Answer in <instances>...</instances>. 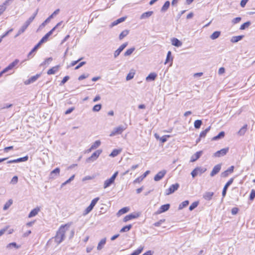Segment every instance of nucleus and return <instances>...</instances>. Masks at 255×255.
Returning a JSON list of instances; mask_svg holds the SVG:
<instances>
[{
  "label": "nucleus",
  "mask_w": 255,
  "mask_h": 255,
  "mask_svg": "<svg viewBox=\"0 0 255 255\" xmlns=\"http://www.w3.org/2000/svg\"><path fill=\"white\" fill-rule=\"evenodd\" d=\"M39 47L36 44L28 53V57H29L33 52H35Z\"/></svg>",
  "instance_id": "13d9d810"
},
{
  "label": "nucleus",
  "mask_w": 255,
  "mask_h": 255,
  "mask_svg": "<svg viewBox=\"0 0 255 255\" xmlns=\"http://www.w3.org/2000/svg\"><path fill=\"white\" fill-rule=\"evenodd\" d=\"M167 171L166 170H162L158 172L154 177V180L155 181L160 180L166 174Z\"/></svg>",
  "instance_id": "9d476101"
},
{
  "label": "nucleus",
  "mask_w": 255,
  "mask_h": 255,
  "mask_svg": "<svg viewBox=\"0 0 255 255\" xmlns=\"http://www.w3.org/2000/svg\"><path fill=\"white\" fill-rule=\"evenodd\" d=\"M102 152V149H98L95 151L92 155L86 159L87 162H93L95 161Z\"/></svg>",
  "instance_id": "423d86ee"
},
{
  "label": "nucleus",
  "mask_w": 255,
  "mask_h": 255,
  "mask_svg": "<svg viewBox=\"0 0 255 255\" xmlns=\"http://www.w3.org/2000/svg\"><path fill=\"white\" fill-rule=\"evenodd\" d=\"M198 204H199V202H198V201H196V202H193L190 206V207L189 208V210L190 211H192L193 210H194L195 208H196L197 207Z\"/></svg>",
  "instance_id": "3c124183"
},
{
  "label": "nucleus",
  "mask_w": 255,
  "mask_h": 255,
  "mask_svg": "<svg viewBox=\"0 0 255 255\" xmlns=\"http://www.w3.org/2000/svg\"><path fill=\"white\" fill-rule=\"evenodd\" d=\"M129 209L128 207H124L118 211L117 215L118 216H121L124 214L127 213L129 211Z\"/></svg>",
  "instance_id": "7c9ffc66"
},
{
  "label": "nucleus",
  "mask_w": 255,
  "mask_h": 255,
  "mask_svg": "<svg viewBox=\"0 0 255 255\" xmlns=\"http://www.w3.org/2000/svg\"><path fill=\"white\" fill-rule=\"evenodd\" d=\"M169 204H166L162 205L156 212V214H160L168 211L170 208Z\"/></svg>",
  "instance_id": "f8f14e48"
},
{
  "label": "nucleus",
  "mask_w": 255,
  "mask_h": 255,
  "mask_svg": "<svg viewBox=\"0 0 255 255\" xmlns=\"http://www.w3.org/2000/svg\"><path fill=\"white\" fill-rule=\"evenodd\" d=\"M19 62L18 59H15L14 61L8 65L6 68L4 69V72H7L8 71L13 69L15 66L17 65Z\"/></svg>",
  "instance_id": "4468645a"
},
{
  "label": "nucleus",
  "mask_w": 255,
  "mask_h": 255,
  "mask_svg": "<svg viewBox=\"0 0 255 255\" xmlns=\"http://www.w3.org/2000/svg\"><path fill=\"white\" fill-rule=\"evenodd\" d=\"M47 40H46L44 37H43L39 41V42L37 44V45L40 47V46L44 42H46Z\"/></svg>",
  "instance_id": "338daca9"
},
{
  "label": "nucleus",
  "mask_w": 255,
  "mask_h": 255,
  "mask_svg": "<svg viewBox=\"0 0 255 255\" xmlns=\"http://www.w3.org/2000/svg\"><path fill=\"white\" fill-rule=\"evenodd\" d=\"M189 204V201L188 200H185L182 202L179 205L178 207L179 210H181L183 208L186 207Z\"/></svg>",
  "instance_id": "a18cd8bd"
},
{
  "label": "nucleus",
  "mask_w": 255,
  "mask_h": 255,
  "mask_svg": "<svg viewBox=\"0 0 255 255\" xmlns=\"http://www.w3.org/2000/svg\"><path fill=\"white\" fill-rule=\"evenodd\" d=\"M60 169L59 168H56L55 169L52 170L50 174L51 178H55V176H57L59 175Z\"/></svg>",
  "instance_id": "412c9836"
},
{
  "label": "nucleus",
  "mask_w": 255,
  "mask_h": 255,
  "mask_svg": "<svg viewBox=\"0 0 255 255\" xmlns=\"http://www.w3.org/2000/svg\"><path fill=\"white\" fill-rule=\"evenodd\" d=\"M118 171H116L112 176L108 179L105 181L104 184V188H107L114 183L115 180L118 175Z\"/></svg>",
  "instance_id": "7ed1b4c3"
},
{
  "label": "nucleus",
  "mask_w": 255,
  "mask_h": 255,
  "mask_svg": "<svg viewBox=\"0 0 255 255\" xmlns=\"http://www.w3.org/2000/svg\"><path fill=\"white\" fill-rule=\"evenodd\" d=\"M172 44L176 47H180L182 45V43L177 38H173L171 39Z\"/></svg>",
  "instance_id": "4be33fe9"
},
{
  "label": "nucleus",
  "mask_w": 255,
  "mask_h": 255,
  "mask_svg": "<svg viewBox=\"0 0 255 255\" xmlns=\"http://www.w3.org/2000/svg\"><path fill=\"white\" fill-rule=\"evenodd\" d=\"M134 75H135V72H134V70L130 71L126 77V80L127 81H129V80L132 79L134 77Z\"/></svg>",
  "instance_id": "a19ab883"
},
{
  "label": "nucleus",
  "mask_w": 255,
  "mask_h": 255,
  "mask_svg": "<svg viewBox=\"0 0 255 255\" xmlns=\"http://www.w3.org/2000/svg\"><path fill=\"white\" fill-rule=\"evenodd\" d=\"M255 198V190L254 189H252L250 196V199L251 200H253Z\"/></svg>",
  "instance_id": "052dcab7"
},
{
  "label": "nucleus",
  "mask_w": 255,
  "mask_h": 255,
  "mask_svg": "<svg viewBox=\"0 0 255 255\" xmlns=\"http://www.w3.org/2000/svg\"><path fill=\"white\" fill-rule=\"evenodd\" d=\"M128 44V42L123 43L119 47L117 50L115 51L114 53V56L115 58H116L120 54L121 52L127 46Z\"/></svg>",
  "instance_id": "1a4fd4ad"
},
{
  "label": "nucleus",
  "mask_w": 255,
  "mask_h": 255,
  "mask_svg": "<svg viewBox=\"0 0 255 255\" xmlns=\"http://www.w3.org/2000/svg\"><path fill=\"white\" fill-rule=\"evenodd\" d=\"M131 227H132V225H127V226L124 227L123 228H122L121 229L120 232L121 233H123V232H128V231L129 230H130Z\"/></svg>",
  "instance_id": "c03bdc74"
},
{
  "label": "nucleus",
  "mask_w": 255,
  "mask_h": 255,
  "mask_svg": "<svg viewBox=\"0 0 255 255\" xmlns=\"http://www.w3.org/2000/svg\"><path fill=\"white\" fill-rule=\"evenodd\" d=\"M170 60H172V58L171 57V52L170 51H169L167 54L165 64H166Z\"/></svg>",
  "instance_id": "5fc2aeb1"
},
{
  "label": "nucleus",
  "mask_w": 255,
  "mask_h": 255,
  "mask_svg": "<svg viewBox=\"0 0 255 255\" xmlns=\"http://www.w3.org/2000/svg\"><path fill=\"white\" fill-rule=\"evenodd\" d=\"M213 195L214 193L212 192H206L203 195V198L206 200H210Z\"/></svg>",
  "instance_id": "5701e85b"
},
{
  "label": "nucleus",
  "mask_w": 255,
  "mask_h": 255,
  "mask_svg": "<svg viewBox=\"0 0 255 255\" xmlns=\"http://www.w3.org/2000/svg\"><path fill=\"white\" fill-rule=\"evenodd\" d=\"M100 198L99 197H97L93 199L91 202L90 206H92L93 208L96 204V203L98 202V201L99 200Z\"/></svg>",
  "instance_id": "6e6d98bb"
},
{
  "label": "nucleus",
  "mask_w": 255,
  "mask_h": 255,
  "mask_svg": "<svg viewBox=\"0 0 255 255\" xmlns=\"http://www.w3.org/2000/svg\"><path fill=\"white\" fill-rule=\"evenodd\" d=\"M100 140H96L91 146V149H96L101 145Z\"/></svg>",
  "instance_id": "49530a36"
},
{
  "label": "nucleus",
  "mask_w": 255,
  "mask_h": 255,
  "mask_svg": "<svg viewBox=\"0 0 255 255\" xmlns=\"http://www.w3.org/2000/svg\"><path fill=\"white\" fill-rule=\"evenodd\" d=\"M170 6V2L169 1H166L162 6L161 9V11L162 12L166 11L169 8Z\"/></svg>",
  "instance_id": "c9c22d12"
},
{
  "label": "nucleus",
  "mask_w": 255,
  "mask_h": 255,
  "mask_svg": "<svg viewBox=\"0 0 255 255\" xmlns=\"http://www.w3.org/2000/svg\"><path fill=\"white\" fill-rule=\"evenodd\" d=\"M127 126L120 125L116 128H115L110 134V136H113L118 134H121L126 129Z\"/></svg>",
  "instance_id": "f03ea898"
},
{
  "label": "nucleus",
  "mask_w": 255,
  "mask_h": 255,
  "mask_svg": "<svg viewBox=\"0 0 255 255\" xmlns=\"http://www.w3.org/2000/svg\"><path fill=\"white\" fill-rule=\"evenodd\" d=\"M139 215L140 214L138 213H132L128 215H127L124 218V222H126L133 219L137 218L139 216Z\"/></svg>",
  "instance_id": "9b49d317"
},
{
  "label": "nucleus",
  "mask_w": 255,
  "mask_h": 255,
  "mask_svg": "<svg viewBox=\"0 0 255 255\" xmlns=\"http://www.w3.org/2000/svg\"><path fill=\"white\" fill-rule=\"evenodd\" d=\"M179 187V184L178 183H175L174 184L171 185L170 187L166 189L165 191V194L166 195H169L170 194H172L175 191L177 190Z\"/></svg>",
  "instance_id": "0eeeda50"
},
{
  "label": "nucleus",
  "mask_w": 255,
  "mask_h": 255,
  "mask_svg": "<svg viewBox=\"0 0 255 255\" xmlns=\"http://www.w3.org/2000/svg\"><path fill=\"white\" fill-rule=\"evenodd\" d=\"M68 229L67 225L61 226L57 232L55 237V241L60 244L65 239V234Z\"/></svg>",
  "instance_id": "f257e3e1"
},
{
  "label": "nucleus",
  "mask_w": 255,
  "mask_h": 255,
  "mask_svg": "<svg viewBox=\"0 0 255 255\" xmlns=\"http://www.w3.org/2000/svg\"><path fill=\"white\" fill-rule=\"evenodd\" d=\"M247 129V125H244L238 131V134L240 135H243L245 133Z\"/></svg>",
  "instance_id": "ea45409f"
},
{
  "label": "nucleus",
  "mask_w": 255,
  "mask_h": 255,
  "mask_svg": "<svg viewBox=\"0 0 255 255\" xmlns=\"http://www.w3.org/2000/svg\"><path fill=\"white\" fill-rule=\"evenodd\" d=\"M233 180H234V179L233 178H231L230 179L227 183L226 184H225V185L224 186V188H223V191H222V196L223 197H224L225 196H226V193H227V189L229 187V186L232 184V183H233Z\"/></svg>",
  "instance_id": "2eb2a0df"
},
{
  "label": "nucleus",
  "mask_w": 255,
  "mask_h": 255,
  "mask_svg": "<svg viewBox=\"0 0 255 255\" xmlns=\"http://www.w3.org/2000/svg\"><path fill=\"white\" fill-rule=\"evenodd\" d=\"M85 64H86V62H85V61L80 62L77 66L75 67V69L77 70V69H79L81 67L83 66Z\"/></svg>",
  "instance_id": "69168bd1"
},
{
  "label": "nucleus",
  "mask_w": 255,
  "mask_h": 255,
  "mask_svg": "<svg viewBox=\"0 0 255 255\" xmlns=\"http://www.w3.org/2000/svg\"><path fill=\"white\" fill-rule=\"evenodd\" d=\"M221 169V165L219 164L215 165L210 173V176L213 177L219 172Z\"/></svg>",
  "instance_id": "dca6fc26"
},
{
  "label": "nucleus",
  "mask_w": 255,
  "mask_h": 255,
  "mask_svg": "<svg viewBox=\"0 0 255 255\" xmlns=\"http://www.w3.org/2000/svg\"><path fill=\"white\" fill-rule=\"evenodd\" d=\"M40 76V74H37L34 76H32L28 80L24 82L25 85H29L36 81L37 79Z\"/></svg>",
  "instance_id": "ddd939ff"
},
{
  "label": "nucleus",
  "mask_w": 255,
  "mask_h": 255,
  "mask_svg": "<svg viewBox=\"0 0 255 255\" xmlns=\"http://www.w3.org/2000/svg\"><path fill=\"white\" fill-rule=\"evenodd\" d=\"M234 169V166H231L227 170L221 173V176L223 177H226L228 176L229 174L233 172Z\"/></svg>",
  "instance_id": "a211bd4d"
},
{
  "label": "nucleus",
  "mask_w": 255,
  "mask_h": 255,
  "mask_svg": "<svg viewBox=\"0 0 255 255\" xmlns=\"http://www.w3.org/2000/svg\"><path fill=\"white\" fill-rule=\"evenodd\" d=\"M6 6L3 4L0 5V15L5 10Z\"/></svg>",
  "instance_id": "e2e57ef3"
},
{
  "label": "nucleus",
  "mask_w": 255,
  "mask_h": 255,
  "mask_svg": "<svg viewBox=\"0 0 255 255\" xmlns=\"http://www.w3.org/2000/svg\"><path fill=\"white\" fill-rule=\"evenodd\" d=\"M229 147L222 148V149L218 150L214 153L213 156L215 157H220L221 156H224L227 153V152L229 151Z\"/></svg>",
  "instance_id": "6e6552de"
},
{
  "label": "nucleus",
  "mask_w": 255,
  "mask_h": 255,
  "mask_svg": "<svg viewBox=\"0 0 255 255\" xmlns=\"http://www.w3.org/2000/svg\"><path fill=\"white\" fill-rule=\"evenodd\" d=\"M54 31V28H52L51 30H50L48 33H47L43 37L44 38L48 40V38L50 36H51L53 32Z\"/></svg>",
  "instance_id": "864d4df0"
},
{
  "label": "nucleus",
  "mask_w": 255,
  "mask_h": 255,
  "mask_svg": "<svg viewBox=\"0 0 255 255\" xmlns=\"http://www.w3.org/2000/svg\"><path fill=\"white\" fill-rule=\"evenodd\" d=\"M18 182V177L17 176H14L11 180L10 183L12 184H16Z\"/></svg>",
  "instance_id": "0e129e2a"
},
{
  "label": "nucleus",
  "mask_w": 255,
  "mask_h": 255,
  "mask_svg": "<svg viewBox=\"0 0 255 255\" xmlns=\"http://www.w3.org/2000/svg\"><path fill=\"white\" fill-rule=\"evenodd\" d=\"M69 78H70V77L68 76H65L63 78V80L61 81L60 85H64L69 79Z\"/></svg>",
  "instance_id": "bf43d9fd"
},
{
  "label": "nucleus",
  "mask_w": 255,
  "mask_h": 255,
  "mask_svg": "<svg viewBox=\"0 0 255 255\" xmlns=\"http://www.w3.org/2000/svg\"><path fill=\"white\" fill-rule=\"evenodd\" d=\"M102 108V105L101 104H97L95 105L92 111L95 112H97L100 111Z\"/></svg>",
  "instance_id": "09e8293b"
},
{
  "label": "nucleus",
  "mask_w": 255,
  "mask_h": 255,
  "mask_svg": "<svg viewBox=\"0 0 255 255\" xmlns=\"http://www.w3.org/2000/svg\"><path fill=\"white\" fill-rule=\"evenodd\" d=\"M202 154V151H199L196 152L194 154H193L191 156L190 161L194 162V161H196L198 159H199L200 157Z\"/></svg>",
  "instance_id": "f3484780"
},
{
  "label": "nucleus",
  "mask_w": 255,
  "mask_h": 255,
  "mask_svg": "<svg viewBox=\"0 0 255 255\" xmlns=\"http://www.w3.org/2000/svg\"><path fill=\"white\" fill-rule=\"evenodd\" d=\"M211 128V127L209 126V127H208L206 129H205L204 130L202 131L200 133V138H204L207 133L209 132V131L210 130Z\"/></svg>",
  "instance_id": "72a5a7b5"
},
{
  "label": "nucleus",
  "mask_w": 255,
  "mask_h": 255,
  "mask_svg": "<svg viewBox=\"0 0 255 255\" xmlns=\"http://www.w3.org/2000/svg\"><path fill=\"white\" fill-rule=\"evenodd\" d=\"M224 136H225V132L221 131L217 135L213 137L212 139L213 140H217L218 139H219L220 138L224 137Z\"/></svg>",
  "instance_id": "4c0bfd02"
},
{
  "label": "nucleus",
  "mask_w": 255,
  "mask_h": 255,
  "mask_svg": "<svg viewBox=\"0 0 255 255\" xmlns=\"http://www.w3.org/2000/svg\"><path fill=\"white\" fill-rule=\"evenodd\" d=\"M153 12L152 11H148L145 12L143 13L140 17L141 19H144L150 17L152 14Z\"/></svg>",
  "instance_id": "b1692460"
},
{
  "label": "nucleus",
  "mask_w": 255,
  "mask_h": 255,
  "mask_svg": "<svg viewBox=\"0 0 255 255\" xmlns=\"http://www.w3.org/2000/svg\"><path fill=\"white\" fill-rule=\"evenodd\" d=\"M241 20V17H237L235 18H234L232 22L233 24H236L237 23H239Z\"/></svg>",
  "instance_id": "680f3d73"
},
{
  "label": "nucleus",
  "mask_w": 255,
  "mask_h": 255,
  "mask_svg": "<svg viewBox=\"0 0 255 255\" xmlns=\"http://www.w3.org/2000/svg\"><path fill=\"white\" fill-rule=\"evenodd\" d=\"M143 249V247L140 246L137 250H136L132 253H131L130 255H139L142 252Z\"/></svg>",
  "instance_id": "58836bf2"
},
{
  "label": "nucleus",
  "mask_w": 255,
  "mask_h": 255,
  "mask_svg": "<svg viewBox=\"0 0 255 255\" xmlns=\"http://www.w3.org/2000/svg\"><path fill=\"white\" fill-rule=\"evenodd\" d=\"M40 211V208L39 207H36L33 210H32L28 215V218H32L33 217L35 216L38 214V212Z\"/></svg>",
  "instance_id": "aec40b11"
},
{
  "label": "nucleus",
  "mask_w": 255,
  "mask_h": 255,
  "mask_svg": "<svg viewBox=\"0 0 255 255\" xmlns=\"http://www.w3.org/2000/svg\"><path fill=\"white\" fill-rule=\"evenodd\" d=\"M129 33V30H125L123 31L119 35V39L122 40L123 38H124L125 37H126L128 34Z\"/></svg>",
  "instance_id": "2f4dec72"
},
{
  "label": "nucleus",
  "mask_w": 255,
  "mask_h": 255,
  "mask_svg": "<svg viewBox=\"0 0 255 255\" xmlns=\"http://www.w3.org/2000/svg\"><path fill=\"white\" fill-rule=\"evenodd\" d=\"M93 209V207L92 206L89 205L84 211L83 215H86L88 213H89Z\"/></svg>",
  "instance_id": "603ef678"
},
{
  "label": "nucleus",
  "mask_w": 255,
  "mask_h": 255,
  "mask_svg": "<svg viewBox=\"0 0 255 255\" xmlns=\"http://www.w3.org/2000/svg\"><path fill=\"white\" fill-rule=\"evenodd\" d=\"M28 159V156L27 155L23 157H20L16 159H14V163H18L21 162L26 161Z\"/></svg>",
  "instance_id": "f704fd0d"
},
{
  "label": "nucleus",
  "mask_w": 255,
  "mask_h": 255,
  "mask_svg": "<svg viewBox=\"0 0 255 255\" xmlns=\"http://www.w3.org/2000/svg\"><path fill=\"white\" fill-rule=\"evenodd\" d=\"M168 137H169V135L163 136L160 138V140L162 143L165 142L167 141V138Z\"/></svg>",
  "instance_id": "774afa93"
},
{
  "label": "nucleus",
  "mask_w": 255,
  "mask_h": 255,
  "mask_svg": "<svg viewBox=\"0 0 255 255\" xmlns=\"http://www.w3.org/2000/svg\"><path fill=\"white\" fill-rule=\"evenodd\" d=\"M221 34V32L220 31H215L210 36V38L212 39V40H214V39H217V38H218L219 37V36Z\"/></svg>",
  "instance_id": "c756f323"
},
{
  "label": "nucleus",
  "mask_w": 255,
  "mask_h": 255,
  "mask_svg": "<svg viewBox=\"0 0 255 255\" xmlns=\"http://www.w3.org/2000/svg\"><path fill=\"white\" fill-rule=\"evenodd\" d=\"M126 18H127L126 17H122L117 19L116 20L114 21L112 23V26H115V25L118 24L119 23L124 21L126 20Z\"/></svg>",
  "instance_id": "473e14b6"
},
{
  "label": "nucleus",
  "mask_w": 255,
  "mask_h": 255,
  "mask_svg": "<svg viewBox=\"0 0 255 255\" xmlns=\"http://www.w3.org/2000/svg\"><path fill=\"white\" fill-rule=\"evenodd\" d=\"M157 77V74L155 73H150L146 78L147 81H153Z\"/></svg>",
  "instance_id": "bb28decb"
},
{
  "label": "nucleus",
  "mask_w": 255,
  "mask_h": 255,
  "mask_svg": "<svg viewBox=\"0 0 255 255\" xmlns=\"http://www.w3.org/2000/svg\"><path fill=\"white\" fill-rule=\"evenodd\" d=\"M250 25H251L250 21H247L246 22H245L243 24H242L241 27H240V29L241 30H244L246 28H248Z\"/></svg>",
  "instance_id": "8fccbe9b"
},
{
  "label": "nucleus",
  "mask_w": 255,
  "mask_h": 255,
  "mask_svg": "<svg viewBox=\"0 0 255 255\" xmlns=\"http://www.w3.org/2000/svg\"><path fill=\"white\" fill-rule=\"evenodd\" d=\"M135 48L132 47L129 49H128L124 53L125 56H128L130 55L132 52L134 51Z\"/></svg>",
  "instance_id": "37998d69"
},
{
  "label": "nucleus",
  "mask_w": 255,
  "mask_h": 255,
  "mask_svg": "<svg viewBox=\"0 0 255 255\" xmlns=\"http://www.w3.org/2000/svg\"><path fill=\"white\" fill-rule=\"evenodd\" d=\"M53 60V59L52 57H49L48 58H46L43 62H42L41 64V66H43L44 65H48L49 63Z\"/></svg>",
  "instance_id": "de8ad7c7"
},
{
  "label": "nucleus",
  "mask_w": 255,
  "mask_h": 255,
  "mask_svg": "<svg viewBox=\"0 0 255 255\" xmlns=\"http://www.w3.org/2000/svg\"><path fill=\"white\" fill-rule=\"evenodd\" d=\"M207 170V169L203 167H196L191 173L193 178H194L198 175H201Z\"/></svg>",
  "instance_id": "39448f33"
},
{
  "label": "nucleus",
  "mask_w": 255,
  "mask_h": 255,
  "mask_svg": "<svg viewBox=\"0 0 255 255\" xmlns=\"http://www.w3.org/2000/svg\"><path fill=\"white\" fill-rule=\"evenodd\" d=\"M244 37V35H239V36H233L232 37V38L231 39V41L232 43L238 42L240 40H242Z\"/></svg>",
  "instance_id": "393cba45"
},
{
  "label": "nucleus",
  "mask_w": 255,
  "mask_h": 255,
  "mask_svg": "<svg viewBox=\"0 0 255 255\" xmlns=\"http://www.w3.org/2000/svg\"><path fill=\"white\" fill-rule=\"evenodd\" d=\"M121 152H122V149H115L111 153V154H110V156L113 157H116L119 154H120Z\"/></svg>",
  "instance_id": "c85d7f7f"
},
{
  "label": "nucleus",
  "mask_w": 255,
  "mask_h": 255,
  "mask_svg": "<svg viewBox=\"0 0 255 255\" xmlns=\"http://www.w3.org/2000/svg\"><path fill=\"white\" fill-rule=\"evenodd\" d=\"M13 201L12 199H9L4 205L3 207V209L4 210H6L12 204Z\"/></svg>",
  "instance_id": "e433bc0d"
},
{
  "label": "nucleus",
  "mask_w": 255,
  "mask_h": 255,
  "mask_svg": "<svg viewBox=\"0 0 255 255\" xmlns=\"http://www.w3.org/2000/svg\"><path fill=\"white\" fill-rule=\"evenodd\" d=\"M202 124V121L200 120H196L194 122V126L195 128L199 129Z\"/></svg>",
  "instance_id": "79ce46f5"
},
{
  "label": "nucleus",
  "mask_w": 255,
  "mask_h": 255,
  "mask_svg": "<svg viewBox=\"0 0 255 255\" xmlns=\"http://www.w3.org/2000/svg\"><path fill=\"white\" fill-rule=\"evenodd\" d=\"M106 242V238H104L102 239L100 242L99 243L98 246H97V250L100 251L102 250V249L103 248L104 245H105Z\"/></svg>",
  "instance_id": "cd10ccee"
},
{
  "label": "nucleus",
  "mask_w": 255,
  "mask_h": 255,
  "mask_svg": "<svg viewBox=\"0 0 255 255\" xmlns=\"http://www.w3.org/2000/svg\"><path fill=\"white\" fill-rule=\"evenodd\" d=\"M149 173V171L147 170L145 171L143 174H142L141 176L136 178L134 181L133 183H139L141 182Z\"/></svg>",
  "instance_id": "6ab92c4d"
},
{
  "label": "nucleus",
  "mask_w": 255,
  "mask_h": 255,
  "mask_svg": "<svg viewBox=\"0 0 255 255\" xmlns=\"http://www.w3.org/2000/svg\"><path fill=\"white\" fill-rule=\"evenodd\" d=\"M59 66H56L49 69L47 72L48 75L54 74L58 70Z\"/></svg>",
  "instance_id": "a878e982"
},
{
  "label": "nucleus",
  "mask_w": 255,
  "mask_h": 255,
  "mask_svg": "<svg viewBox=\"0 0 255 255\" xmlns=\"http://www.w3.org/2000/svg\"><path fill=\"white\" fill-rule=\"evenodd\" d=\"M60 11V9H56L53 13L52 14H51L47 19H46V20L43 21L39 26V28H38V29L39 30V29H41V28H42L43 27H44L46 24L48 23H49L50 21V20L53 18L54 17V16L57 14H58L59 13Z\"/></svg>",
  "instance_id": "20e7f679"
},
{
  "label": "nucleus",
  "mask_w": 255,
  "mask_h": 255,
  "mask_svg": "<svg viewBox=\"0 0 255 255\" xmlns=\"http://www.w3.org/2000/svg\"><path fill=\"white\" fill-rule=\"evenodd\" d=\"M164 222H165V219H161L159 221L155 222L153 224V225L155 227H159Z\"/></svg>",
  "instance_id": "4d7b16f0"
}]
</instances>
